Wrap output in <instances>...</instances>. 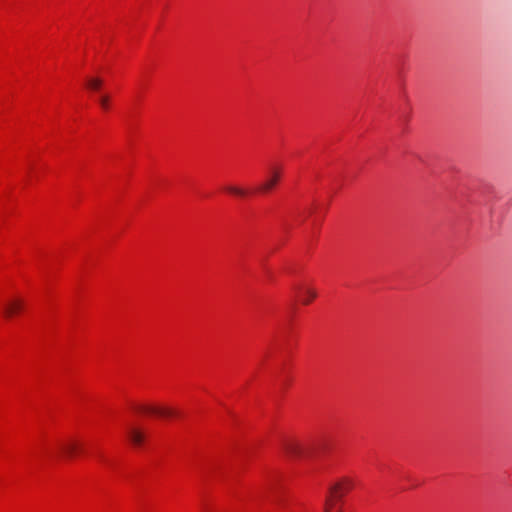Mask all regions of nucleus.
<instances>
[{
	"mask_svg": "<svg viewBox=\"0 0 512 512\" xmlns=\"http://www.w3.org/2000/svg\"><path fill=\"white\" fill-rule=\"evenodd\" d=\"M59 449L64 455L72 457L78 452L79 445L77 442L73 440H68L60 443Z\"/></svg>",
	"mask_w": 512,
	"mask_h": 512,
	"instance_id": "6",
	"label": "nucleus"
},
{
	"mask_svg": "<svg viewBox=\"0 0 512 512\" xmlns=\"http://www.w3.org/2000/svg\"><path fill=\"white\" fill-rule=\"evenodd\" d=\"M280 178H281V169L277 168V167H272L269 170L265 181L259 187V191L264 192V193L271 191L277 185Z\"/></svg>",
	"mask_w": 512,
	"mask_h": 512,
	"instance_id": "1",
	"label": "nucleus"
},
{
	"mask_svg": "<svg viewBox=\"0 0 512 512\" xmlns=\"http://www.w3.org/2000/svg\"><path fill=\"white\" fill-rule=\"evenodd\" d=\"M333 500H336V499L330 493V496L326 499L325 508H324L325 512L330 511V509L332 508V505H333Z\"/></svg>",
	"mask_w": 512,
	"mask_h": 512,
	"instance_id": "11",
	"label": "nucleus"
},
{
	"mask_svg": "<svg viewBox=\"0 0 512 512\" xmlns=\"http://www.w3.org/2000/svg\"><path fill=\"white\" fill-rule=\"evenodd\" d=\"M296 291L299 292L301 296V302L305 305L309 304L313 299L317 297V292L315 289L311 287H295Z\"/></svg>",
	"mask_w": 512,
	"mask_h": 512,
	"instance_id": "4",
	"label": "nucleus"
},
{
	"mask_svg": "<svg viewBox=\"0 0 512 512\" xmlns=\"http://www.w3.org/2000/svg\"><path fill=\"white\" fill-rule=\"evenodd\" d=\"M137 409L139 411H141V412L153 413V414H157V415L163 416V417H171V416H174L176 414L174 410L169 409V408H157V407H152V406H139Z\"/></svg>",
	"mask_w": 512,
	"mask_h": 512,
	"instance_id": "5",
	"label": "nucleus"
},
{
	"mask_svg": "<svg viewBox=\"0 0 512 512\" xmlns=\"http://www.w3.org/2000/svg\"><path fill=\"white\" fill-rule=\"evenodd\" d=\"M284 451L290 457H300L303 454L302 447L295 441H287L284 443Z\"/></svg>",
	"mask_w": 512,
	"mask_h": 512,
	"instance_id": "7",
	"label": "nucleus"
},
{
	"mask_svg": "<svg viewBox=\"0 0 512 512\" xmlns=\"http://www.w3.org/2000/svg\"><path fill=\"white\" fill-rule=\"evenodd\" d=\"M353 487V483L350 479H344L330 488V493L335 499H341L345 492L349 491Z\"/></svg>",
	"mask_w": 512,
	"mask_h": 512,
	"instance_id": "2",
	"label": "nucleus"
},
{
	"mask_svg": "<svg viewBox=\"0 0 512 512\" xmlns=\"http://www.w3.org/2000/svg\"><path fill=\"white\" fill-rule=\"evenodd\" d=\"M24 308V301L21 299H12L4 305V314L10 318L22 311Z\"/></svg>",
	"mask_w": 512,
	"mask_h": 512,
	"instance_id": "3",
	"label": "nucleus"
},
{
	"mask_svg": "<svg viewBox=\"0 0 512 512\" xmlns=\"http://www.w3.org/2000/svg\"><path fill=\"white\" fill-rule=\"evenodd\" d=\"M128 436H129V439L131 440V442L135 446H140L143 443L144 438H145L143 432H141L140 430H138L136 428H131L128 431Z\"/></svg>",
	"mask_w": 512,
	"mask_h": 512,
	"instance_id": "8",
	"label": "nucleus"
},
{
	"mask_svg": "<svg viewBox=\"0 0 512 512\" xmlns=\"http://www.w3.org/2000/svg\"><path fill=\"white\" fill-rule=\"evenodd\" d=\"M99 102H100V105L103 109H107L108 108V103H109V98L108 96H101L100 99H99Z\"/></svg>",
	"mask_w": 512,
	"mask_h": 512,
	"instance_id": "12",
	"label": "nucleus"
},
{
	"mask_svg": "<svg viewBox=\"0 0 512 512\" xmlns=\"http://www.w3.org/2000/svg\"><path fill=\"white\" fill-rule=\"evenodd\" d=\"M103 84V80L99 77H91L86 81L87 88L92 91H97Z\"/></svg>",
	"mask_w": 512,
	"mask_h": 512,
	"instance_id": "9",
	"label": "nucleus"
},
{
	"mask_svg": "<svg viewBox=\"0 0 512 512\" xmlns=\"http://www.w3.org/2000/svg\"><path fill=\"white\" fill-rule=\"evenodd\" d=\"M226 191L239 197H244L247 195V192L244 189L236 186H227Z\"/></svg>",
	"mask_w": 512,
	"mask_h": 512,
	"instance_id": "10",
	"label": "nucleus"
}]
</instances>
